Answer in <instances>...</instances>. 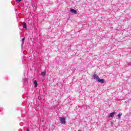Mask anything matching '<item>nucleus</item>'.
<instances>
[{
  "label": "nucleus",
  "instance_id": "obj_4",
  "mask_svg": "<svg viewBox=\"0 0 131 131\" xmlns=\"http://www.w3.org/2000/svg\"><path fill=\"white\" fill-rule=\"evenodd\" d=\"M70 12H71V13H72L73 14H77V11L73 9H71Z\"/></svg>",
  "mask_w": 131,
  "mask_h": 131
},
{
  "label": "nucleus",
  "instance_id": "obj_9",
  "mask_svg": "<svg viewBox=\"0 0 131 131\" xmlns=\"http://www.w3.org/2000/svg\"><path fill=\"white\" fill-rule=\"evenodd\" d=\"M25 39V38L24 37L22 39H21V41L23 42V43L22 45H24V40Z\"/></svg>",
  "mask_w": 131,
  "mask_h": 131
},
{
  "label": "nucleus",
  "instance_id": "obj_10",
  "mask_svg": "<svg viewBox=\"0 0 131 131\" xmlns=\"http://www.w3.org/2000/svg\"><path fill=\"white\" fill-rule=\"evenodd\" d=\"M121 115H122V114H118V117H119V118H120V116H121Z\"/></svg>",
  "mask_w": 131,
  "mask_h": 131
},
{
  "label": "nucleus",
  "instance_id": "obj_1",
  "mask_svg": "<svg viewBox=\"0 0 131 131\" xmlns=\"http://www.w3.org/2000/svg\"><path fill=\"white\" fill-rule=\"evenodd\" d=\"M59 120L62 124H65L66 122L65 121V118L63 117H59Z\"/></svg>",
  "mask_w": 131,
  "mask_h": 131
},
{
  "label": "nucleus",
  "instance_id": "obj_12",
  "mask_svg": "<svg viewBox=\"0 0 131 131\" xmlns=\"http://www.w3.org/2000/svg\"><path fill=\"white\" fill-rule=\"evenodd\" d=\"M27 131H29V129L27 128Z\"/></svg>",
  "mask_w": 131,
  "mask_h": 131
},
{
  "label": "nucleus",
  "instance_id": "obj_13",
  "mask_svg": "<svg viewBox=\"0 0 131 131\" xmlns=\"http://www.w3.org/2000/svg\"><path fill=\"white\" fill-rule=\"evenodd\" d=\"M21 48H23V46L21 45Z\"/></svg>",
  "mask_w": 131,
  "mask_h": 131
},
{
  "label": "nucleus",
  "instance_id": "obj_3",
  "mask_svg": "<svg viewBox=\"0 0 131 131\" xmlns=\"http://www.w3.org/2000/svg\"><path fill=\"white\" fill-rule=\"evenodd\" d=\"M114 115H115V112L111 113L110 115H108V118H110V117H114Z\"/></svg>",
  "mask_w": 131,
  "mask_h": 131
},
{
  "label": "nucleus",
  "instance_id": "obj_5",
  "mask_svg": "<svg viewBox=\"0 0 131 131\" xmlns=\"http://www.w3.org/2000/svg\"><path fill=\"white\" fill-rule=\"evenodd\" d=\"M98 82H100V83H104L105 82V81L103 79H99L97 81Z\"/></svg>",
  "mask_w": 131,
  "mask_h": 131
},
{
  "label": "nucleus",
  "instance_id": "obj_6",
  "mask_svg": "<svg viewBox=\"0 0 131 131\" xmlns=\"http://www.w3.org/2000/svg\"><path fill=\"white\" fill-rule=\"evenodd\" d=\"M23 28H27V26H26V23L25 22L23 23Z\"/></svg>",
  "mask_w": 131,
  "mask_h": 131
},
{
  "label": "nucleus",
  "instance_id": "obj_14",
  "mask_svg": "<svg viewBox=\"0 0 131 131\" xmlns=\"http://www.w3.org/2000/svg\"><path fill=\"white\" fill-rule=\"evenodd\" d=\"M78 131H81V130H78Z\"/></svg>",
  "mask_w": 131,
  "mask_h": 131
},
{
  "label": "nucleus",
  "instance_id": "obj_2",
  "mask_svg": "<svg viewBox=\"0 0 131 131\" xmlns=\"http://www.w3.org/2000/svg\"><path fill=\"white\" fill-rule=\"evenodd\" d=\"M93 78L94 79H96V80H97V81H98V79H99V76L97 75L96 74H94L93 75Z\"/></svg>",
  "mask_w": 131,
  "mask_h": 131
},
{
  "label": "nucleus",
  "instance_id": "obj_8",
  "mask_svg": "<svg viewBox=\"0 0 131 131\" xmlns=\"http://www.w3.org/2000/svg\"><path fill=\"white\" fill-rule=\"evenodd\" d=\"M46 72H41V75H42V76H43V77H45V76H46Z\"/></svg>",
  "mask_w": 131,
  "mask_h": 131
},
{
  "label": "nucleus",
  "instance_id": "obj_11",
  "mask_svg": "<svg viewBox=\"0 0 131 131\" xmlns=\"http://www.w3.org/2000/svg\"><path fill=\"white\" fill-rule=\"evenodd\" d=\"M21 1H22V0H16V2H18V3H20V2H21Z\"/></svg>",
  "mask_w": 131,
  "mask_h": 131
},
{
  "label": "nucleus",
  "instance_id": "obj_7",
  "mask_svg": "<svg viewBox=\"0 0 131 131\" xmlns=\"http://www.w3.org/2000/svg\"><path fill=\"white\" fill-rule=\"evenodd\" d=\"M34 84H35V88H37V81L35 80L34 81Z\"/></svg>",
  "mask_w": 131,
  "mask_h": 131
}]
</instances>
